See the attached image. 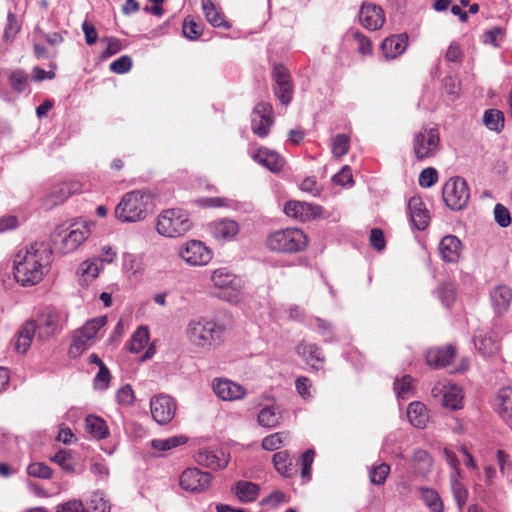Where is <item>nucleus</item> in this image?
<instances>
[{"instance_id":"f257e3e1","label":"nucleus","mask_w":512,"mask_h":512,"mask_svg":"<svg viewBox=\"0 0 512 512\" xmlns=\"http://www.w3.org/2000/svg\"><path fill=\"white\" fill-rule=\"evenodd\" d=\"M53 261L49 243L36 241L19 250L14 259V277L22 286L38 284L48 273Z\"/></svg>"},{"instance_id":"f03ea898","label":"nucleus","mask_w":512,"mask_h":512,"mask_svg":"<svg viewBox=\"0 0 512 512\" xmlns=\"http://www.w3.org/2000/svg\"><path fill=\"white\" fill-rule=\"evenodd\" d=\"M93 225L90 221L74 222L68 227L60 225L51 233L49 245L61 254L71 253L89 237Z\"/></svg>"},{"instance_id":"7ed1b4c3","label":"nucleus","mask_w":512,"mask_h":512,"mask_svg":"<svg viewBox=\"0 0 512 512\" xmlns=\"http://www.w3.org/2000/svg\"><path fill=\"white\" fill-rule=\"evenodd\" d=\"M225 327L214 320L207 318L192 319L186 329V336L190 344L199 348L210 347L223 340Z\"/></svg>"},{"instance_id":"20e7f679","label":"nucleus","mask_w":512,"mask_h":512,"mask_svg":"<svg viewBox=\"0 0 512 512\" xmlns=\"http://www.w3.org/2000/svg\"><path fill=\"white\" fill-rule=\"evenodd\" d=\"M265 245L272 252L295 254L305 250L308 238L299 228L278 229L267 235Z\"/></svg>"},{"instance_id":"39448f33","label":"nucleus","mask_w":512,"mask_h":512,"mask_svg":"<svg viewBox=\"0 0 512 512\" xmlns=\"http://www.w3.org/2000/svg\"><path fill=\"white\" fill-rule=\"evenodd\" d=\"M149 196L142 191L135 190L126 193L115 209V216L122 222H135L144 219L147 215Z\"/></svg>"},{"instance_id":"423d86ee","label":"nucleus","mask_w":512,"mask_h":512,"mask_svg":"<svg viewBox=\"0 0 512 512\" xmlns=\"http://www.w3.org/2000/svg\"><path fill=\"white\" fill-rule=\"evenodd\" d=\"M192 226L188 213L180 208L164 210L157 219V232L165 237H179Z\"/></svg>"},{"instance_id":"0eeeda50","label":"nucleus","mask_w":512,"mask_h":512,"mask_svg":"<svg viewBox=\"0 0 512 512\" xmlns=\"http://www.w3.org/2000/svg\"><path fill=\"white\" fill-rule=\"evenodd\" d=\"M413 153L418 161L433 158L440 149V134L436 127L423 126L413 137Z\"/></svg>"},{"instance_id":"6e6552de","label":"nucleus","mask_w":512,"mask_h":512,"mask_svg":"<svg viewBox=\"0 0 512 512\" xmlns=\"http://www.w3.org/2000/svg\"><path fill=\"white\" fill-rule=\"evenodd\" d=\"M442 197L447 207L453 211L464 209L470 199V191L465 179L456 176L443 186Z\"/></svg>"},{"instance_id":"1a4fd4ad","label":"nucleus","mask_w":512,"mask_h":512,"mask_svg":"<svg viewBox=\"0 0 512 512\" xmlns=\"http://www.w3.org/2000/svg\"><path fill=\"white\" fill-rule=\"evenodd\" d=\"M273 91L276 98L288 105L293 98L294 87L289 70L283 64H275L272 70Z\"/></svg>"},{"instance_id":"9d476101","label":"nucleus","mask_w":512,"mask_h":512,"mask_svg":"<svg viewBox=\"0 0 512 512\" xmlns=\"http://www.w3.org/2000/svg\"><path fill=\"white\" fill-rule=\"evenodd\" d=\"M274 123L273 107L270 103L259 102L252 111L251 129L255 135L264 138Z\"/></svg>"},{"instance_id":"9b49d317","label":"nucleus","mask_w":512,"mask_h":512,"mask_svg":"<svg viewBox=\"0 0 512 512\" xmlns=\"http://www.w3.org/2000/svg\"><path fill=\"white\" fill-rule=\"evenodd\" d=\"M211 481L212 475L209 472H203L195 467L184 470L179 478L181 488L192 493L205 491Z\"/></svg>"},{"instance_id":"f8f14e48","label":"nucleus","mask_w":512,"mask_h":512,"mask_svg":"<svg viewBox=\"0 0 512 512\" xmlns=\"http://www.w3.org/2000/svg\"><path fill=\"white\" fill-rule=\"evenodd\" d=\"M150 409L153 419L159 425H166L174 418L176 403L172 397L159 394L151 398Z\"/></svg>"},{"instance_id":"ddd939ff","label":"nucleus","mask_w":512,"mask_h":512,"mask_svg":"<svg viewBox=\"0 0 512 512\" xmlns=\"http://www.w3.org/2000/svg\"><path fill=\"white\" fill-rule=\"evenodd\" d=\"M179 253L181 258L191 266H203L212 259L211 250L198 240L187 242Z\"/></svg>"},{"instance_id":"4468645a","label":"nucleus","mask_w":512,"mask_h":512,"mask_svg":"<svg viewBox=\"0 0 512 512\" xmlns=\"http://www.w3.org/2000/svg\"><path fill=\"white\" fill-rule=\"evenodd\" d=\"M211 281L215 287L224 290L221 295L229 301L238 300V292L240 289V279L231 274L226 268H220L213 272Z\"/></svg>"},{"instance_id":"2eb2a0df","label":"nucleus","mask_w":512,"mask_h":512,"mask_svg":"<svg viewBox=\"0 0 512 512\" xmlns=\"http://www.w3.org/2000/svg\"><path fill=\"white\" fill-rule=\"evenodd\" d=\"M322 207L307 202L288 201L284 206V213L291 218L301 222H307L316 219L322 214Z\"/></svg>"},{"instance_id":"dca6fc26","label":"nucleus","mask_w":512,"mask_h":512,"mask_svg":"<svg viewBox=\"0 0 512 512\" xmlns=\"http://www.w3.org/2000/svg\"><path fill=\"white\" fill-rule=\"evenodd\" d=\"M212 388L216 396L223 401H236L246 396V389L226 378H217L213 381Z\"/></svg>"},{"instance_id":"f3484780","label":"nucleus","mask_w":512,"mask_h":512,"mask_svg":"<svg viewBox=\"0 0 512 512\" xmlns=\"http://www.w3.org/2000/svg\"><path fill=\"white\" fill-rule=\"evenodd\" d=\"M432 393L434 396L442 395V406L447 409L456 411L463 408V391L455 384L435 386Z\"/></svg>"},{"instance_id":"a211bd4d","label":"nucleus","mask_w":512,"mask_h":512,"mask_svg":"<svg viewBox=\"0 0 512 512\" xmlns=\"http://www.w3.org/2000/svg\"><path fill=\"white\" fill-rule=\"evenodd\" d=\"M359 21L368 30H378L385 22L384 11L375 4L363 3L359 11Z\"/></svg>"},{"instance_id":"6ab92c4d","label":"nucleus","mask_w":512,"mask_h":512,"mask_svg":"<svg viewBox=\"0 0 512 512\" xmlns=\"http://www.w3.org/2000/svg\"><path fill=\"white\" fill-rule=\"evenodd\" d=\"M408 211L412 225L417 230H425L430 221V215L420 197H412L408 202Z\"/></svg>"},{"instance_id":"aec40b11","label":"nucleus","mask_w":512,"mask_h":512,"mask_svg":"<svg viewBox=\"0 0 512 512\" xmlns=\"http://www.w3.org/2000/svg\"><path fill=\"white\" fill-rule=\"evenodd\" d=\"M462 242L455 235H447L439 243V252L443 261L457 263L462 254Z\"/></svg>"},{"instance_id":"412c9836","label":"nucleus","mask_w":512,"mask_h":512,"mask_svg":"<svg viewBox=\"0 0 512 512\" xmlns=\"http://www.w3.org/2000/svg\"><path fill=\"white\" fill-rule=\"evenodd\" d=\"M512 301V290L506 285H499L490 292V302L493 311L501 316L509 310Z\"/></svg>"},{"instance_id":"4be33fe9","label":"nucleus","mask_w":512,"mask_h":512,"mask_svg":"<svg viewBox=\"0 0 512 512\" xmlns=\"http://www.w3.org/2000/svg\"><path fill=\"white\" fill-rule=\"evenodd\" d=\"M194 458L197 464L212 470L222 469L228 464V458L222 451L200 450Z\"/></svg>"},{"instance_id":"5701e85b","label":"nucleus","mask_w":512,"mask_h":512,"mask_svg":"<svg viewBox=\"0 0 512 512\" xmlns=\"http://www.w3.org/2000/svg\"><path fill=\"white\" fill-rule=\"evenodd\" d=\"M455 356V348L452 345L431 348L426 353V363L439 369L447 366Z\"/></svg>"},{"instance_id":"b1692460","label":"nucleus","mask_w":512,"mask_h":512,"mask_svg":"<svg viewBox=\"0 0 512 512\" xmlns=\"http://www.w3.org/2000/svg\"><path fill=\"white\" fill-rule=\"evenodd\" d=\"M252 158L273 173H279L285 164L284 158L277 152L267 148L258 149L257 152L253 154Z\"/></svg>"},{"instance_id":"393cba45","label":"nucleus","mask_w":512,"mask_h":512,"mask_svg":"<svg viewBox=\"0 0 512 512\" xmlns=\"http://www.w3.org/2000/svg\"><path fill=\"white\" fill-rule=\"evenodd\" d=\"M407 44V34L393 35L382 42L381 49L386 58L394 59L405 51Z\"/></svg>"},{"instance_id":"a878e982","label":"nucleus","mask_w":512,"mask_h":512,"mask_svg":"<svg viewBox=\"0 0 512 512\" xmlns=\"http://www.w3.org/2000/svg\"><path fill=\"white\" fill-rule=\"evenodd\" d=\"M59 330V316L56 313H48L43 316L41 322L37 324V338L41 341L47 340L56 335Z\"/></svg>"},{"instance_id":"bb28decb","label":"nucleus","mask_w":512,"mask_h":512,"mask_svg":"<svg viewBox=\"0 0 512 512\" xmlns=\"http://www.w3.org/2000/svg\"><path fill=\"white\" fill-rule=\"evenodd\" d=\"M296 351L312 368L318 369L324 362L321 349L315 344L301 342L297 345Z\"/></svg>"},{"instance_id":"cd10ccee","label":"nucleus","mask_w":512,"mask_h":512,"mask_svg":"<svg viewBox=\"0 0 512 512\" xmlns=\"http://www.w3.org/2000/svg\"><path fill=\"white\" fill-rule=\"evenodd\" d=\"M37 323L34 320H28L23 324L19 332L17 333L15 341V349L19 353H25L36 334Z\"/></svg>"},{"instance_id":"c85d7f7f","label":"nucleus","mask_w":512,"mask_h":512,"mask_svg":"<svg viewBox=\"0 0 512 512\" xmlns=\"http://www.w3.org/2000/svg\"><path fill=\"white\" fill-rule=\"evenodd\" d=\"M407 417L412 426L423 429L428 423L429 416L425 405L421 402H411L407 408Z\"/></svg>"},{"instance_id":"c756f323","label":"nucleus","mask_w":512,"mask_h":512,"mask_svg":"<svg viewBox=\"0 0 512 512\" xmlns=\"http://www.w3.org/2000/svg\"><path fill=\"white\" fill-rule=\"evenodd\" d=\"M495 407L503 419L512 418V388L502 387L495 398Z\"/></svg>"},{"instance_id":"7c9ffc66","label":"nucleus","mask_w":512,"mask_h":512,"mask_svg":"<svg viewBox=\"0 0 512 512\" xmlns=\"http://www.w3.org/2000/svg\"><path fill=\"white\" fill-rule=\"evenodd\" d=\"M239 226L236 221L223 219L212 224V234L215 238L230 240L237 235Z\"/></svg>"},{"instance_id":"2f4dec72","label":"nucleus","mask_w":512,"mask_h":512,"mask_svg":"<svg viewBox=\"0 0 512 512\" xmlns=\"http://www.w3.org/2000/svg\"><path fill=\"white\" fill-rule=\"evenodd\" d=\"M85 429L93 438L101 440L109 435V429L106 422L98 416L88 415L85 419Z\"/></svg>"},{"instance_id":"473e14b6","label":"nucleus","mask_w":512,"mask_h":512,"mask_svg":"<svg viewBox=\"0 0 512 512\" xmlns=\"http://www.w3.org/2000/svg\"><path fill=\"white\" fill-rule=\"evenodd\" d=\"M474 344L476 349L484 356L493 355L499 350L498 339L493 332L475 337Z\"/></svg>"},{"instance_id":"72a5a7b5","label":"nucleus","mask_w":512,"mask_h":512,"mask_svg":"<svg viewBox=\"0 0 512 512\" xmlns=\"http://www.w3.org/2000/svg\"><path fill=\"white\" fill-rule=\"evenodd\" d=\"M234 492L239 501L243 503L253 502L259 495L257 484L248 481H238L235 484Z\"/></svg>"},{"instance_id":"f704fd0d","label":"nucleus","mask_w":512,"mask_h":512,"mask_svg":"<svg viewBox=\"0 0 512 512\" xmlns=\"http://www.w3.org/2000/svg\"><path fill=\"white\" fill-rule=\"evenodd\" d=\"M275 469L284 477H292L296 470L293 467L292 460L288 451H280L273 455Z\"/></svg>"},{"instance_id":"c9c22d12","label":"nucleus","mask_w":512,"mask_h":512,"mask_svg":"<svg viewBox=\"0 0 512 512\" xmlns=\"http://www.w3.org/2000/svg\"><path fill=\"white\" fill-rule=\"evenodd\" d=\"M22 28L21 22L13 12H8L7 20L3 31V42L11 44L17 38Z\"/></svg>"},{"instance_id":"e433bc0d","label":"nucleus","mask_w":512,"mask_h":512,"mask_svg":"<svg viewBox=\"0 0 512 512\" xmlns=\"http://www.w3.org/2000/svg\"><path fill=\"white\" fill-rule=\"evenodd\" d=\"M413 468L416 473L426 475L432 467V458L426 450L416 449L413 452Z\"/></svg>"},{"instance_id":"4c0bfd02","label":"nucleus","mask_w":512,"mask_h":512,"mask_svg":"<svg viewBox=\"0 0 512 512\" xmlns=\"http://www.w3.org/2000/svg\"><path fill=\"white\" fill-rule=\"evenodd\" d=\"M281 420V413L275 406H266L258 413V423L266 428L276 427Z\"/></svg>"},{"instance_id":"58836bf2","label":"nucleus","mask_w":512,"mask_h":512,"mask_svg":"<svg viewBox=\"0 0 512 512\" xmlns=\"http://www.w3.org/2000/svg\"><path fill=\"white\" fill-rule=\"evenodd\" d=\"M188 438L183 435L173 436L166 439H153L151 447L159 452L170 451L178 446L184 445Z\"/></svg>"},{"instance_id":"ea45409f","label":"nucleus","mask_w":512,"mask_h":512,"mask_svg":"<svg viewBox=\"0 0 512 512\" xmlns=\"http://www.w3.org/2000/svg\"><path fill=\"white\" fill-rule=\"evenodd\" d=\"M483 123L489 130L499 133L504 128V114L498 109H488L484 113Z\"/></svg>"},{"instance_id":"a19ab883","label":"nucleus","mask_w":512,"mask_h":512,"mask_svg":"<svg viewBox=\"0 0 512 512\" xmlns=\"http://www.w3.org/2000/svg\"><path fill=\"white\" fill-rule=\"evenodd\" d=\"M202 9L207 21L214 27L228 28L229 24L224 21L223 16L216 10L210 0H202Z\"/></svg>"},{"instance_id":"79ce46f5","label":"nucleus","mask_w":512,"mask_h":512,"mask_svg":"<svg viewBox=\"0 0 512 512\" xmlns=\"http://www.w3.org/2000/svg\"><path fill=\"white\" fill-rule=\"evenodd\" d=\"M149 332L146 327H138L133 333L132 339L129 344V351L135 354L140 353L148 344Z\"/></svg>"},{"instance_id":"37998d69","label":"nucleus","mask_w":512,"mask_h":512,"mask_svg":"<svg viewBox=\"0 0 512 512\" xmlns=\"http://www.w3.org/2000/svg\"><path fill=\"white\" fill-rule=\"evenodd\" d=\"M456 474L451 475V490L459 510H462L468 499L466 487L458 480Z\"/></svg>"},{"instance_id":"c03bdc74","label":"nucleus","mask_w":512,"mask_h":512,"mask_svg":"<svg viewBox=\"0 0 512 512\" xmlns=\"http://www.w3.org/2000/svg\"><path fill=\"white\" fill-rule=\"evenodd\" d=\"M51 461L58 464L64 471L73 473L75 471V462L72 453L67 450H59L50 458Z\"/></svg>"},{"instance_id":"a18cd8bd","label":"nucleus","mask_w":512,"mask_h":512,"mask_svg":"<svg viewBox=\"0 0 512 512\" xmlns=\"http://www.w3.org/2000/svg\"><path fill=\"white\" fill-rule=\"evenodd\" d=\"M27 474L34 478L51 479L53 470L43 462H33L27 466Z\"/></svg>"},{"instance_id":"49530a36","label":"nucleus","mask_w":512,"mask_h":512,"mask_svg":"<svg viewBox=\"0 0 512 512\" xmlns=\"http://www.w3.org/2000/svg\"><path fill=\"white\" fill-rule=\"evenodd\" d=\"M11 87L21 93L25 91L29 85L28 74L20 69L14 70L9 77Z\"/></svg>"},{"instance_id":"de8ad7c7","label":"nucleus","mask_w":512,"mask_h":512,"mask_svg":"<svg viewBox=\"0 0 512 512\" xmlns=\"http://www.w3.org/2000/svg\"><path fill=\"white\" fill-rule=\"evenodd\" d=\"M106 322L107 318L105 316H100L87 321L79 331L86 335V339L92 340L96 333L106 324Z\"/></svg>"},{"instance_id":"09e8293b","label":"nucleus","mask_w":512,"mask_h":512,"mask_svg":"<svg viewBox=\"0 0 512 512\" xmlns=\"http://www.w3.org/2000/svg\"><path fill=\"white\" fill-rule=\"evenodd\" d=\"M80 189V185L77 182L61 183L54 187L53 195H56L57 201H64L71 195L77 193Z\"/></svg>"},{"instance_id":"8fccbe9b","label":"nucleus","mask_w":512,"mask_h":512,"mask_svg":"<svg viewBox=\"0 0 512 512\" xmlns=\"http://www.w3.org/2000/svg\"><path fill=\"white\" fill-rule=\"evenodd\" d=\"M349 136L346 134H337L332 140V153L335 157L340 158L347 154L349 150Z\"/></svg>"},{"instance_id":"3c124183","label":"nucleus","mask_w":512,"mask_h":512,"mask_svg":"<svg viewBox=\"0 0 512 512\" xmlns=\"http://www.w3.org/2000/svg\"><path fill=\"white\" fill-rule=\"evenodd\" d=\"M389 473L390 466L386 463H381L370 470V482L375 485H383Z\"/></svg>"},{"instance_id":"603ef678","label":"nucleus","mask_w":512,"mask_h":512,"mask_svg":"<svg viewBox=\"0 0 512 512\" xmlns=\"http://www.w3.org/2000/svg\"><path fill=\"white\" fill-rule=\"evenodd\" d=\"M90 341L91 339H86V335H84L83 333H81V331L78 330L73 337V342L69 348V354L73 356H78L82 354L89 347Z\"/></svg>"},{"instance_id":"864d4df0","label":"nucleus","mask_w":512,"mask_h":512,"mask_svg":"<svg viewBox=\"0 0 512 512\" xmlns=\"http://www.w3.org/2000/svg\"><path fill=\"white\" fill-rule=\"evenodd\" d=\"M183 35L189 40H197L203 33L202 25L186 18L182 26Z\"/></svg>"},{"instance_id":"5fc2aeb1","label":"nucleus","mask_w":512,"mask_h":512,"mask_svg":"<svg viewBox=\"0 0 512 512\" xmlns=\"http://www.w3.org/2000/svg\"><path fill=\"white\" fill-rule=\"evenodd\" d=\"M422 497L433 512L443 511V503L435 490L423 488Z\"/></svg>"},{"instance_id":"6e6d98bb","label":"nucleus","mask_w":512,"mask_h":512,"mask_svg":"<svg viewBox=\"0 0 512 512\" xmlns=\"http://www.w3.org/2000/svg\"><path fill=\"white\" fill-rule=\"evenodd\" d=\"M412 388V377L404 375L401 378H397L394 381V391L398 398L406 399Z\"/></svg>"},{"instance_id":"4d7b16f0","label":"nucleus","mask_w":512,"mask_h":512,"mask_svg":"<svg viewBox=\"0 0 512 512\" xmlns=\"http://www.w3.org/2000/svg\"><path fill=\"white\" fill-rule=\"evenodd\" d=\"M437 293L445 307H450L455 300V287L452 283H442L438 287Z\"/></svg>"},{"instance_id":"13d9d810","label":"nucleus","mask_w":512,"mask_h":512,"mask_svg":"<svg viewBox=\"0 0 512 512\" xmlns=\"http://www.w3.org/2000/svg\"><path fill=\"white\" fill-rule=\"evenodd\" d=\"M101 40H102V42L107 43L106 49L101 54V57L103 59H107V58L117 54L123 48L121 41L116 37L106 36V37H103Z\"/></svg>"},{"instance_id":"bf43d9fd","label":"nucleus","mask_w":512,"mask_h":512,"mask_svg":"<svg viewBox=\"0 0 512 512\" xmlns=\"http://www.w3.org/2000/svg\"><path fill=\"white\" fill-rule=\"evenodd\" d=\"M284 436V432H278L264 437L262 440V448L267 451L279 449L283 444Z\"/></svg>"},{"instance_id":"052dcab7","label":"nucleus","mask_w":512,"mask_h":512,"mask_svg":"<svg viewBox=\"0 0 512 512\" xmlns=\"http://www.w3.org/2000/svg\"><path fill=\"white\" fill-rule=\"evenodd\" d=\"M438 181V172L433 167L425 168L419 175V185L423 188H429Z\"/></svg>"},{"instance_id":"680f3d73","label":"nucleus","mask_w":512,"mask_h":512,"mask_svg":"<svg viewBox=\"0 0 512 512\" xmlns=\"http://www.w3.org/2000/svg\"><path fill=\"white\" fill-rule=\"evenodd\" d=\"M494 217L496 223L502 228L508 227L511 223L509 210L500 203L496 204L494 207Z\"/></svg>"},{"instance_id":"e2e57ef3","label":"nucleus","mask_w":512,"mask_h":512,"mask_svg":"<svg viewBox=\"0 0 512 512\" xmlns=\"http://www.w3.org/2000/svg\"><path fill=\"white\" fill-rule=\"evenodd\" d=\"M111 380V374L106 365H102L99 368L98 373L94 377V387L96 389L105 390L108 388Z\"/></svg>"},{"instance_id":"0e129e2a","label":"nucleus","mask_w":512,"mask_h":512,"mask_svg":"<svg viewBox=\"0 0 512 512\" xmlns=\"http://www.w3.org/2000/svg\"><path fill=\"white\" fill-rule=\"evenodd\" d=\"M132 68V59L128 55H123L110 64V70L117 74H124Z\"/></svg>"},{"instance_id":"69168bd1","label":"nucleus","mask_w":512,"mask_h":512,"mask_svg":"<svg viewBox=\"0 0 512 512\" xmlns=\"http://www.w3.org/2000/svg\"><path fill=\"white\" fill-rule=\"evenodd\" d=\"M295 386L298 394L305 400L313 397L311 393L312 381L305 376H300L295 381Z\"/></svg>"},{"instance_id":"338daca9","label":"nucleus","mask_w":512,"mask_h":512,"mask_svg":"<svg viewBox=\"0 0 512 512\" xmlns=\"http://www.w3.org/2000/svg\"><path fill=\"white\" fill-rule=\"evenodd\" d=\"M315 325L317 331L324 337L326 342H332L335 340L333 327L330 322L322 318H315Z\"/></svg>"},{"instance_id":"774afa93","label":"nucleus","mask_w":512,"mask_h":512,"mask_svg":"<svg viewBox=\"0 0 512 512\" xmlns=\"http://www.w3.org/2000/svg\"><path fill=\"white\" fill-rule=\"evenodd\" d=\"M56 512H86L80 500H69L56 506Z\"/></svg>"}]
</instances>
